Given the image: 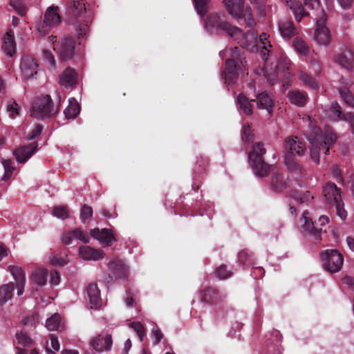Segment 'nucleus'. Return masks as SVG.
Here are the masks:
<instances>
[{"label":"nucleus","instance_id":"a18cd8bd","mask_svg":"<svg viewBox=\"0 0 354 354\" xmlns=\"http://www.w3.org/2000/svg\"><path fill=\"white\" fill-rule=\"evenodd\" d=\"M339 92L346 104L354 108V96L347 88H339Z\"/></svg>","mask_w":354,"mask_h":354},{"label":"nucleus","instance_id":"9b49d317","mask_svg":"<svg viewBox=\"0 0 354 354\" xmlns=\"http://www.w3.org/2000/svg\"><path fill=\"white\" fill-rule=\"evenodd\" d=\"M200 301L209 305H217L222 304L225 295L220 291L211 286H205L199 291Z\"/></svg>","mask_w":354,"mask_h":354},{"label":"nucleus","instance_id":"dca6fc26","mask_svg":"<svg viewBox=\"0 0 354 354\" xmlns=\"http://www.w3.org/2000/svg\"><path fill=\"white\" fill-rule=\"evenodd\" d=\"M256 102L257 107L261 110H265L268 115H272L274 100L265 91L261 92L256 95V99L254 100Z\"/></svg>","mask_w":354,"mask_h":354},{"label":"nucleus","instance_id":"4c0bfd02","mask_svg":"<svg viewBox=\"0 0 354 354\" xmlns=\"http://www.w3.org/2000/svg\"><path fill=\"white\" fill-rule=\"evenodd\" d=\"M46 327L49 330H57L61 327V316L55 313L46 321Z\"/></svg>","mask_w":354,"mask_h":354},{"label":"nucleus","instance_id":"de8ad7c7","mask_svg":"<svg viewBox=\"0 0 354 354\" xmlns=\"http://www.w3.org/2000/svg\"><path fill=\"white\" fill-rule=\"evenodd\" d=\"M232 272L227 270L225 265H221L215 270V274L219 279H225L232 276Z\"/></svg>","mask_w":354,"mask_h":354},{"label":"nucleus","instance_id":"0e129e2a","mask_svg":"<svg viewBox=\"0 0 354 354\" xmlns=\"http://www.w3.org/2000/svg\"><path fill=\"white\" fill-rule=\"evenodd\" d=\"M342 120L349 122L352 133H354V113H347L345 115L342 116Z\"/></svg>","mask_w":354,"mask_h":354},{"label":"nucleus","instance_id":"a19ab883","mask_svg":"<svg viewBox=\"0 0 354 354\" xmlns=\"http://www.w3.org/2000/svg\"><path fill=\"white\" fill-rule=\"evenodd\" d=\"M6 111L8 116L15 119L19 114V106L15 100H10L7 103Z\"/></svg>","mask_w":354,"mask_h":354},{"label":"nucleus","instance_id":"393cba45","mask_svg":"<svg viewBox=\"0 0 354 354\" xmlns=\"http://www.w3.org/2000/svg\"><path fill=\"white\" fill-rule=\"evenodd\" d=\"M2 48L3 51L10 57H12L15 53L16 43L12 31L10 30L5 35L3 39Z\"/></svg>","mask_w":354,"mask_h":354},{"label":"nucleus","instance_id":"c85d7f7f","mask_svg":"<svg viewBox=\"0 0 354 354\" xmlns=\"http://www.w3.org/2000/svg\"><path fill=\"white\" fill-rule=\"evenodd\" d=\"M69 16L75 18L82 16L86 12L85 4L82 1H74L66 9Z\"/></svg>","mask_w":354,"mask_h":354},{"label":"nucleus","instance_id":"c03bdc74","mask_svg":"<svg viewBox=\"0 0 354 354\" xmlns=\"http://www.w3.org/2000/svg\"><path fill=\"white\" fill-rule=\"evenodd\" d=\"M53 214L61 219H66L68 217L69 212L66 205L55 206L53 209Z\"/></svg>","mask_w":354,"mask_h":354},{"label":"nucleus","instance_id":"13d9d810","mask_svg":"<svg viewBox=\"0 0 354 354\" xmlns=\"http://www.w3.org/2000/svg\"><path fill=\"white\" fill-rule=\"evenodd\" d=\"M242 17L245 19V23L248 27H253L255 25V21L250 10H245V12H243L241 15V18Z\"/></svg>","mask_w":354,"mask_h":354},{"label":"nucleus","instance_id":"7ed1b4c3","mask_svg":"<svg viewBox=\"0 0 354 354\" xmlns=\"http://www.w3.org/2000/svg\"><path fill=\"white\" fill-rule=\"evenodd\" d=\"M308 139L310 142V156L315 163L319 162L320 153H327L330 147L336 140V136L332 130L326 127L322 130L320 127L314 125L312 122L310 124V131L308 133Z\"/></svg>","mask_w":354,"mask_h":354},{"label":"nucleus","instance_id":"f257e3e1","mask_svg":"<svg viewBox=\"0 0 354 354\" xmlns=\"http://www.w3.org/2000/svg\"><path fill=\"white\" fill-rule=\"evenodd\" d=\"M205 28L210 33L218 30H223L228 36L238 41L243 48L252 52L259 50L266 62L263 68V75L271 84L277 82L279 71L288 68L290 61L286 57L280 55V62L277 56L273 57V47L269 40L270 36L266 33L261 34L259 39L254 31L243 34L239 28L225 21L224 16L218 14L209 15L205 19Z\"/></svg>","mask_w":354,"mask_h":354},{"label":"nucleus","instance_id":"3c124183","mask_svg":"<svg viewBox=\"0 0 354 354\" xmlns=\"http://www.w3.org/2000/svg\"><path fill=\"white\" fill-rule=\"evenodd\" d=\"M93 215V209L87 205H84L80 211V218L83 223H86Z\"/></svg>","mask_w":354,"mask_h":354},{"label":"nucleus","instance_id":"1a4fd4ad","mask_svg":"<svg viewBox=\"0 0 354 354\" xmlns=\"http://www.w3.org/2000/svg\"><path fill=\"white\" fill-rule=\"evenodd\" d=\"M58 10V6H55L46 9L43 22H40L37 26V33L39 37L45 36L50 28L55 27L59 24L60 16Z\"/></svg>","mask_w":354,"mask_h":354},{"label":"nucleus","instance_id":"e433bc0d","mask_svg":"<svg viewBox=\"0 0 354 354\" xmlns=\"http://www.w3.org/2000/svg\"><path fill=\"white\" fill-rule=\"evenodd\" d=\"M9 271L12 273L16 283H26V277L24 270L19 266H9Z\"/></svg>","mask_w":354,"mask_h":354},{"label":"nucleus","instance_id":"0eeeda50","mask_svg":"<svg viewBox=\"0 0 354 354\" xmlns=\"http://www.w3.org/2000/svg\"><path fill=\"white\" fill-rule=\"evenodd\" d=\"M308 210L304 211L302 214V220H304V224L301 225V228L304 232L313 236L315 240H322V233H326V230H323L322 227L325 226L329 223V218L326 215H322L319 216L317 223H314L312 219L308 216Z\"/></svg>","mask_w":354,"mask_h":354},{"label":"nucleus","instance_id":"8fccbe9b","mask_svg":"<svg viewBox=\"0 0 354 354\" xmlns=\"http://www.w3.org/2000/svg\"><path fill=\"white\" fill-rule=\"evenodd\" d=\"M71 232L73 237L75 239H79L84 243H88L89 241V236L88 234L80 228L72 230Z\"/></svg>","mask_w":354,"mask_h":354},{"label":"nucleus","instance_id":"ea45409f","mask_svg":"<svg viewBox=\"0 0 354 354\" xmlns=\"http://www.w3.org/2000/svg\"><path fill=\"white\" fill-rule=\"evenodd\" d=\"M129 326L136 333L140 341L142 342L145 337L146 336V330L141 322H132L129 324Z\"/></svg>","mask_w":354,"mask_h":354},{"label":"nucleus","instance_id":"b1692460","mask_svg":"<svg viewBox=\"0 0 354 354\" xmlns=\"http://www.w3.org/2000/svg\"><path fill=\"white\" fill-rule=\"evenodd\" d=\"M87 295L91 308H98L101 306L100 291L96 283H91L87 287Z\"/></svg>","mask_w":354,"mask_h":354},{"label":"nucleus","instance_id":"9d476101","mask_svg":"<svg viewBox=\"0 0 354 354\" xmlns=\"http://www.w3.org/2000/svg\"><path fill=\"white\" fill-rule=\"evenodd\" d=\"M323 266L330 272L339 271L344 263V257L337 250H326L322 254Z\"/></svg>","mask_w":354,"mask_h":354},{"label":"nucleus","instance_id":"2eb2a0df","mask_svg":"<svg viewBox=\"0 0 354 354\" xmlns=\"http://www.w3.org/2000/svg\"><path fill=\"white\" fill-rule=\"evenodd\" d=\"M37 150V144L31 143L27 146H22L16 149L13 154L19 163L27 161Z\"/></svg>","mask_w":354,"mask_h":354},{"label":"nucleus","instance_id":"72a5a7b5","mask_svg":"<svg viewBox=\"0 0 354 354\" xmlns=\"http://www.w3.org/2000/svg\"><path fill=\"white\" fill-rule=\"evenodd\" d=\"M292 46L295 50L301 55L307 56L310 53V48L306 42L301 37L294 39Z\"/></svg>","mask_w":354,"mask_h":354},{"label":"nucleus","instance_id":"774afa93","mask_svg":"<svg viewBox=\"0 0 354 354\" xmlns=\"http://www.w3.org/2000/svg\"><path fill=\"white\" fill-rule=\"evenodd\" d=\"M2 165L3 166L4 170L6 171L13 172L15 170V168L12 165V162L10 160H3L2 161Z\"/></svg>","mask_w":354,"mask_h":354},{"label":"nucleus","instance_id":"a878e982","mask_svg":"<svg viewBox=\"0 0 354 354\" xmlns=\"http://www.w3.org/2000/svg\"><path fill=\"white\" fill-rule=\"evenodd\" d=\"M323 196L326 199H338L344 196L342 190L333 183H327L323 187Z\"/></svg>","mask_w":354,"mask_h":354},{"label":"nucleus","instance_id":"5fc2aeb1","mask_svg":"<svg viewBox=\"0 0 354 354\" xmlns=\"http://www.w3.org/2000/svg\"><path fill=\"white\" fill-rule=\"evenodd\" d=\"M292 197L294 199H313L314 197L309 192H302L301 191L295 190L293 192Z\"/></svg>","mask_w":354,"mask_h":354},{"label":"nucleus","instance_id":"423d86ee","mask_svg":"<svg viewBox=\"0 0 354 354\" xmlns=\"http://www.w3.org/2000/svg\"><path fill=\"white\" fill-rule=\"evenodd\" d=\"M266 149L261 143H255L248 155L249 163L256 175L263 177L268 174L270 167L264 162Z\"/></svg>","mask_w":354,"mask_h":354},{"label":"nucleus","instance_id":"6e6552de","mask_svg":"<svg viewBox=\"0 0 354 354\" xmlns=\"http://www.w3.org/2000/svg\"><path fill=\"white\" fill-rule=\"evenodd\" d=\"M57 109L55 107L50 95L37 97L32 104L31 115L35 118H44L55 115Z\"/></svg>","mask_w":354,"mask_h":354},{"label":"nucleus","instance_id":"37998d69","mask_svg":"<svg viewBox=\"0 0 354 354\" xmlns=\"http://www.w3.org/2000/svg\"><path fill=\"white\" fill-rule=\"evenodd\" d=\"M238 261L243 264H251L253 261V255L247 250H243L238 253Z\"/></svg>","mask_w":354,"mask_h":354},{"label":"nucleus","instance_id":"e2e57ef3","mask_svg":"<svg viewBox=\"0 0 354 354\" xmlns=\"http://www.w3.org/2000/svg\"><path fill=\"white\" fill-rule=\"evenodd\" d=\"M50 283L53 285H57L60 281V275L56 270H51L50 272Z\"/></svg>","mask_w":354,"mask_h":354},{"label":"nucleus","instance_id":"4468645a","mask_svg":"<svg viewBox=\"0 0 354 354\" xmlns=\"http://www.w3.org/2000/svg\"><path fill=\"white\" fill-rule=\"evenodd\" d=\"M108 268L115 279H124L128 276V268L122 259H114L110 261Z\"/></svg>","mask_w":354,"mask_h":354},{"label":"nucleus","instance_id":"680f3d73","mask_svg":"<svg viewBox=\"0 0 354 354\" xmlns=\"http://www.w3.org/2000/svg\"><path fill=\"white\" fill-rule=\"evenodd\" d=\"M331 174L333 177L338 182L342 183L343 181L342 176H341V171L340 169L337 166L335 165L331 169Z\"/></svg>","mask_w":354,"mask_h":354},{"label":"nucleus","instance_id":"79ce46f5","mask_svg":"<svg viewBox=\"0 0 354 354\" xmlns=\"http://www.w3.org/2000/svg\"><path fill=\"white\" fill-rule=\"evenodd\" d=\"M330 205H334L336 209L337 215L342 219L345 220L347 217V212L344 208L343 201H330Z\"/></svg>","mask_w":354,"mask_h":354},{"label":"nucleus","instance_id":"c9c22d12","mask_svg":"<svg viewBox=\"0 0 354 354\" xmlns=\"http://www.w3.org/2000/svg\"><path fill=\"white\" fill-rule=\"evenodd\" d=\"M326 116L331 120H342V116L346 114H342L341 112V107L337 102L332 104L331 107L326 111Z\"/></svg>","mask_w":354,"mask_h":354},{"label":"nucleus","instance_id":"cd10ccee","mask_svg":"<svg viewBox=\"0 0 354 354\" xmlns=\"http://www.w3.org/2000/svg\"><path fill=\"white\" fill-rule=\"evenodd\" d=\"M287 178L280 172H276L273 174L271 186L272 189L276 192H283L287 187Z\"/></svg>","mask_w":354,"mask_h":354},{"label":"nucleus","instance_id":"6ab92c4d","mask_svg":"<svg viewBox=\"0 0 354 354\" xmlns=\"http://www.w3.org/2000/svg\"><path fill=\"white\" fill-rule=\"evenodd\" d=\"M91 344L92 347L98 352L109 351L112 346L111 335H106L103 336L100 335L91 341Z\"/></svg>","mask_w":354,"mask_h":354},{"label":"nucleus","instance_id":"2f4dec72","mask_svg":"<svg viewBox=\"0 0 354 354\" xmlns=\"http://www.w3.org/2000/svg\"><path fill=\"white\" fill-rule=\"evenodd\" d=\"M237 106L246 115L252 113V106L250 101L243 94L240 93L236 98Z\"/></svg>","mask_w":354,"mask_h":354},{"label":"nucleus","instance_id":"69168bd1","mask_svg":"<svg viewBox=\"0 0 354 354\" xmlns=\"http://www.w3.org/2000/svg\"><path fill=\"white\" fill-rule=\"evenodd\" d=\"M88 31V26L85 23H81L78 25L77 28V32L78 34V37H83L86 34Z\"/></svg>","mask_w":354,"mask_h":354},{"label":"nucleus","instance_id":"4be33fe9","mask_svg":"<svg viewBox=\"0 0 354 354\" xmlns=\"http://www.w3.org/2000/svg\"><path fill=\"white\" fill-rule=\"evenodd\" d=\"M279 31L284 39H290L297 34L293 23L289 20L281 21L278 24Z\"/></svg>","mask_w":354,"mask_h":354},{"label":"nucleus","instance_id":"f8f14e48","mask_svg":"<svg viewBox=\"0 0 354 354\" xmlns=\"http://www.w3.org/2000/svg\"><path fill=\"white\" fill-rule=\"evenodd\" d=\"M39 65L35 59L26 55L23 57L20 63V71L24 78L28 80L37 75Z\"/></svg>","mask_w":354,"mask_h":354},{"label":"nucleus","instance_id":"ddd939ff","mask_svg":"<svg viewBox=\"0 0 354 354\" xmlns=\"http://www.w3.org/2000/svg\"><path fill=\"white\" fill-rule=\"evenodd\" d=\"M74 41L71 37H66L57 44H54L53 49L57 50L63 61L70 59L74 55Z\"/></svg>","mask_w":354,"mask_h":354},{"label":"nucleus","instance_id":"f3484780","mask_svg":"<svg viewBox=\"0 0 354 354\" xmlns=\"http://www.w3.org/2000/svg\"><path fill=\"white\" fill-rule=\"evenodd\" d=\"M91 236L107 246L111 245L115 240L111 230L107 228H104L102 230L95 228L91 231Z\"/></svg>","mask_w":354,"mask_h":354},{"label":"nucleus","instance_id":"338daca9","mask_svg":"<svg viewBox=\"0 0 354 354\" xmlns=\"http://www.w3.org/2000/svg\"><path fill=\"white\" fill-rule=\"evenodd\" d=\"M50 339L52 348L56 351H59V343L57 337L54 334H51L50 335Z\"/></svg>","mask_w":354,"mask_h":354},{"label":"nucleus","instance_id":"09e8293b","mask_svg":"<svg viewBox=\"0 0 354 354\" xmlns=\"http://www.w3.org/2000/svg\"><path fill=\"white\" fill-rule=\"evenodd\" d=\"M10 5L21 16L26 15V8L22 0H10Z\"/></svg>","mask_w":354,"mask_h":354},{"label":"nucleus","instance_id":"f03ea898","mask_svg":"<svg viewBox=\"0 0 354 354\" xmlns=\"http://www.w3.org/2000/svg\"><path fill=\"white\" fill-rule=\"evenodd\" d=\"M286 4L292 10L295 20L299 22L301 19L308 15L301 6L299 0H285ZM304 3L314 10L313 16L316 26L314 31V40L319 46H327L332 41L329 29L326 26V16L322 8H320L319 0H304Z\"/></svg>","mask_w":354,"mask_h":354},{"label":"nucleus","instance_id":"bf43d9fd","mask_svg":"<svg viewBox=\"0 0 354 354\" xmlns=\"http://www.w3.org/2000/svg\"><path fill=\"white\" fill-rule=\"evenodd\" d=\"M42 127L41 125H36L35 128L28 133L26 138L28 140H31L35 139L36 137H37L41 132Z\"/></svg>","mask_w":354,"mask_h":354},{"label":"nucleus","instance_id":"20e7f679","mask_svg":"<svg viewBox=\"0 0 354 354\" xmlns=\"http://www.w3.org/2000/svg\"><path fill=\"white\" fill-rule=\"evenodd\" d=\"M283 148L285 152L283 162L287 169L295 174H301L303 169L294 157L303 156L306 153V147L303 140L297 136H289L285 139Z\"/></svg>","mask_w":354,"mask_h":354},{"label":"nucleus","instance_id":"473e14b6","mask_svg":"<svg viewBox=\"0 0 354 354\" xmlns=\"http://www.w3.org/2000/svg\"><path fill=\"white\" fill-rule=\"evenodd\" d=\"M80 107L74 98L69 100V104L64 111L66 117L68 119H74L80 113Z\"/></svg>","mask_w":354,"mask_h":354},{"label":"nucleus","instance_id":"49530a36","mask_svg":"<svg viewBox=\"0 0 354 354\" xmlns=\"http://www.w3.org/2000/svg\"><path fill=\"white\" fill-rule=\"evenodd\" d=\"M16 338L18 343L24 346H30L32 343V340L30 336L23 331L17 333Z\"/></svg>","mask_w":354,"mask_h":354},{"label":"nucleus","instance_id":"7c9ffc66","mask_svg":"<svg viewBox=\"0 0 354 354\" xmlns=\"http://www.w3.org/2000/svg\"><path fill=\"white\" fill-rule=\"evenodd\" d=\"M24 327L33 330L39 323V315L37 312H31L25 315L21 321Z\"/></svg>","mask_w":354,"mask_h":354},{"label":"nucleus","instance_id":"412c9836","mask_svg":"<svg viewBox=\"0 0 354 354\" xmlns=\"http://www.w3.org/2000/svg\"><path fill=\"white\" fill-rule=\"evenodd\" d=\"M229 14L233 17L241 19L243 10V0H223Z\"/></svg>","mask_w":354,"mask_h":354},{"label":"nucleus","instance_id":"4d7b16f0","mask_svg":"<svg viewBox=\"0 0 354 354\" xmlns=\"http://www.w3.org/2000/svg\"><path fill=\"white\" fill-rule=\"evenodd\" d=\"M43 59L49 64V66L54 68L55 67V58L51 52L44 50L43 51Z\"/></svg>","mask_w":354,"mask_h":354},{"label":"nucleus","instance_id":"58836bf2","mask_svg":"<svg viewBox=\"0 0 354 354\" xmlns=\"http://www.w3.org/2000/svg\"><path fill=\"white\" fill-rule=\"evenodd\" d=\"M48 272L46 269L36 270L32 274V280L39 286H44L46 282Z\"/></svg>","mask_w":354,"mask_h":354},{"label":"nucleus","instance_id":"a211bd4d","mask_svg":"<svg viewBox=\"0 0 354 354\" xmlns=\"http://www.w3.org/2000/svg\"><path fill=\"white\" fill-rule=\"evenodd\" d=\"M335 62L343 68L350 69L354 62L353 53L350 49L345 48L336 55Z\"/></svg>","mask_w":354,"mask_h":354},{"label":"nucleus","instance_id":"6e6d98bb","mask_svg":"<svg viewBox=\"0 0 354 354\" xmlns=\"http://www.w3.org/2000/svg\"><path fill=\"white\" fill-rule=\"evenodd\" d=\"M308 72L311 75H317L321 72V66L319 64L315 61L313 60L310 62V66L308 67Z\"/></svg>","mask_w":354,"mask_h":354},{"label":"nucleus","instance_id":"052dcab7","mask_svg":"<svg viewBox=\"0 0 354 354\" xmlns=\"http://www.w3.org/2000/svg\"><path fill=\"white\" fill-rule=\"evenodd\" d=\"M50 262L53 266H63L67 263V261L63 257L56 256L50 257Z\"/></svg>","mask_w":354,"mask_h":354},{"label":"nucleus","instance_id":"864d4df0","mask_svg":"<svg viewBox=\"0 0 354 354\" xmlns=\"http://www.w3.org/2000/svg\"><path fill=\"white\" fill-rule=\"evenodd\" d=\"M242 139L245 142H250L252 140L253 133L251 129V127L245 123L243 125L242 127Z\"/></svg>","mask_w":354,"mask_h":354},{"label":"nucleus","instance_id":"bb28decb","mask_svg":"<svg viewBox=\"0 0 354 354\" xmlns=\"http://www.w3.org/2000/svg\"><path fill=\"white\" fill-rule=\"evenodd\" d=\"M287 96L291 103L299 106H304L308 100L307 94L298 90L289 91Z\"/></svg>","mask_w":354,"mask_h":354},{"label":"nucleus","instance_id":"603ef678","mask_svg":"<svg viewBox=\"0 0 354 354\" xmlns=\"http://www.w3.org/2000/svg\"><path fill=\"white\" fill-rule=\"evenodd\" d=\"M209 0H194L195 8L197 12L203 15L207 10V4Z\"/></svg>","mask_w":354,"mask_h":354},{"label":"nucleus","instance_id":"f704fd0d","mask_svg":"<svg viewBox=\"0 0 354 354\" xmlns=\"http://www.w3.org/2000/svg\"><path fill=\"white\" fill-rule=\"evenodd\" d=\"M299 79L304 84L313 89L317 90L319 88V83L316 80L303 71L299 72Z\"/></svg>","mask_w":354,"mask_h":354},{"label":"nucleus","instance_id":"c756f323","mask_svg":"<svg viewBox=\"0 0 354 354\" xmlns=\"http://www.w3.org/2000/svg\"><path fill=\"white\" fill-rule=\"evenodd\" d=\"M15 288V286L13 283L3 284L0 286V305H3L12 299Z\"/></svg>","mask_w":354,"mask_h":354},{"label":"nucleus","instance_id":"aec40b11","mask_svg":"<svg viewBox=\"0 0 354 354\" xmlns=\"http://www.w3.org/2000/svg\"><path fill=\"white\" fill-rule=\"evenodd\" d=\"M80 256L85 260L97 261L104 257V252L99 249H94L88 245H82L79 248Z\"/></svg>","mask_w":354,"mask_h":354},{"label":"nucleus","instance_id":"5701e85b","mask_svg":"<svg viewBox=\"0 0 354 354\" xmlns=\"http://www.w3.org/2000/svg\"><path fill=\"white\" fill-rule=\"evenodd\" d=\"M59 81L66 88L72 87L77 82V73L73 69L68 68L60 75Z\"/></svg>","mask_w":354,"mask_h":354},{"label":"nucleus","instance_id":"39448f33","mask_svg":"<svg viewBox=\"0 0 354 354\" xmlns=\"http://www.w3.org/2000/svg\"><path fill=\"white\" fill-rule=\"evenodd\" d=\"M230 57L226 61V68L223 72L225 83L233 84L241 73H244L245 65L242 57V49L234 47L230 52Z\"/></svg>","mask_w":354,"mask_h":354}]
</instances>
